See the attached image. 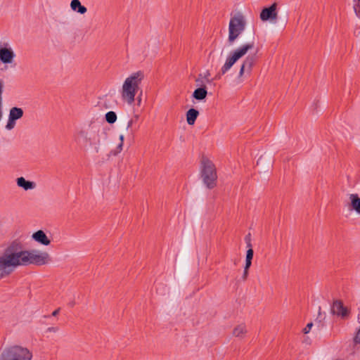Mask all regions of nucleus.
<instances>
[{"instance_id": "nucleus-1", "label": "nucleus", "mask_w": 360, "mask_h": 360, "mask_svg": "<svg viewBox=\"0 0 360 360\" xmlns=\"http://www.w3.org/2000/svg\"><path fill=\"white\" fill-rule=\"evenodd\" d=\"M51 261L47 252L23 250L20 242L13 241L0 255V278L11 275L18 266L30 264L42 266Z\"/></svg>"}, {"instance_id": "nucleus-2", "label": "nucleus", "mask_w": 360, "mask_h": 360, "mask_svg": "<svg viewBox=\"0 0 360 360\" xmlns=\"http://www.w3.org/2000/svg\"><path fill=\"white\" fill-rule=\"evenodd\" d=\"M143 77V73L141 71H138L128 77L124 82L122 89V98L128 104L134 103L135 96Z\"/></svg>"}, {"instance_id": "nucleus-3", "label": "nucleus", "mask_w": 360, "mask_h": 360, "mask_svg": "<svg viewBox=\"0 0 360 360\" xmlns=\"http://www.w3.org/2000/svg\"><path fill=\"white\" fill-rule=\"evenodd\" d=\"M32 352L21 345H11L0 351V360H32Z\"/></svg>"}, {"instance_id": "nucleus-4", "label": "nucleus", "mask_w": 360, "mask_h": 360, "mask_svg": "<svg viewBox=\"0 0 360 360\" xmlns=\"http://www.w3.org/2000/svg\"><path fill=\"white\" fill-rule=\"evenodd\" d=\"M200 174L203 183L209 189L217 185V169L214 164L207 158L202 157L200 162Z\"/></svg>"}, {"instance_id": "nucleus-5", "label": "nucleus", "mask_w": 360, "mask_h": 360, "mask_svg": "<svg viewBox=\"0 0 360 360\" xmlns=\"http://www.w3.org/2000/svg\"><path fill=\"white\" fill-rule=\"evenodd\" d=\"M244 16L238 13L231 18L229 24L228 44L232 46L245 28Z\"/></svg>"}, {"instance_id": "nucleus-6", "label": "nucleus", "mask_w": 360, "mask_h": 360, "mask_svg": "<svg viewBox=\"0 0 360 360\" xmlns=\"http://www.w3.org/2000/svg\"><path fill=\"white\" fill-rule=\"evenodd\" d=\"M77 139L85 145L94 146L96 153L100 150L101 136L100 130L92 127L89 130H79L77 134Z\"/></svg>"}, {"instance_id": "nucleus-7", "label": "nucleus", "mask_w": 360, "mask_h": 360, "mask_svg": "<svg viewBox=\"0 0 360 360\" xmlns=\"http://www.w3.org/2000/svg\"><path fill=\"white\" fill-rule=\"evenodd\" d=\"M255 47L254 41H251L242 46L232 51L230 56L226 58V60L224 65L221 68V73L224 75L233 64L240 58L243 57L249 51H251Z\"/></svg>"}, {"instance_id": "nucleus-8", "label": "nucleus", "mask_w": 360, "mask_h": 360, "mask_svg": "<svg viewBox=\"0 0 360 360\" xmlns=\"http://www.w3.org/2000/svg\"><path fill=\"white\" fill-rule=\"evenodd\" d=\"M331 314L345 319L349 316V310L345 307L341 300H335L330 309Z\"/></svg>"}, {"instance_id": "nucleus-9", "label": "nucleus", "mask_w": 360, "mask_h": 360, "mask_svg": "<svg viewBox=\"0 0 360 360\" xmlns=\"http://www.w3.org/2000/svg\"><path fill=\"white\" fill-rule=\"evenodd\" d=\"M277 4L274 3L271 6L264 8L260 13V19L262 21H267L269 20H275L277 19L278 13L276 11Z\"/></svg>"}, {"instance_id": "nucleus-10", "label": "nucleus", "mask_w": 360, "mask_h": 360, "mask_svg": "<svg viewBox=\"0 0 360 360\" xmlns=\"http://www.w3.org/2000/svg\"><path fill=\"white\" fill-rule=\"evenodd\" d=\"M15 54L11 49L1 48L0 49V60L4 63H10L12 62Z\"/></svg>"}, {"instance_id": "nucleus-11", "label": "nucleus", "mask_w": 360, "mask_h": 360, "mask_svg": "<svg viewBox=\"0 0 360 360\" xmlns=\"http://www.w3.org/2000/svg\"><path fill=\"white\" fill-rule=\"evenodd\" d=\"M32 239L44 245H49L51 240L48 238L46 233L42 230H39L32 236Z\"/></svg>"}, {"instance_id": "nucleus-12", "label": "nucleus", "mask_w": 360, "mask_h": 360, "mask_svg": "<svg viewBox=\"0 0 360 360\" xmlns=\"http://www.w3.org/2000/svg\"><path fill=\"white\" fill-rule=\"evenodd\" d=\"M256 63V56L255 55H250L245 58L244 61L243 62L242 65H244V67L246 69V73L248 75H250L252 72V68L255 65Z\"/></svg>"}, {"instance_id": "nucleus-13", "label": "nucleus", "mask_w": 360, "mask_h": 360, "mask_svg": "<svg viewBox=\"0 0 360 360\" xmlns=\"http://www.w3.org/2000/svg\"><path fill=\"white\" fill-rule=\"evenodd\" d=\"M18 186L24 188L25 191L34 189L36 184L33 181H27L24 177L21 176L16 179Z\"/></svg>"}, {"instance_id": "nucleus-14", "label": "nucleus", "mask_w": 360, "mask_h": 360, "mask_svg": "<svg viewBox=\"0 0 360 360\" xmlns=\"http://www.w3.org/2000/svg\"><path fill=\"white\" fill-rule=\"evenodd\" d=\"M207 95L206 86L198 87L193 93V97L198 101L203 100Z\"/></svg>"}, {"instance_id": "nucleus-15", "label": "nucleus", "mask_w": 360, "mask_h": 360, "mask_svg": "<svg viewBox=\"0 0 360 360\" xmlns=\"http://www.w3.org/2000/svg\"><path fill=\"white\" fill-rule=\"evenodd\" d=\"M198 115H199V112L197 110H195L194 108L189 109L186 112L187 123L189 125L194 124Z\"/></svg>"}, {"instance_id": "nucleus-16", "label": "nucleus", "mask_w": 360, "mask_h": 360, "mask_svg": "<svg viewBox=\"0 0 360 360\" xmlns=\"http://www.w3.org/2000/svg\"><path fill=\"white\" fill-rule=\"evenodd\" d=\"M70 7L72 10L80 14H84L87 11L86 8L82 6L79 0H72Z\"/></svg>"}, {"instance_id": "nucleus-17", "label": "nucleus", "mask_w": 360, "mask_h": 360, "mask_svg": "<svg viewBox=\"0 0 360 360\" xmlns=\"http://www.w3.org/2000/svg\"><path fill=\"white\" fill-rule=\"evenodd\" d=\"M349 198L351 200V205L353 209L360 214V198H359L357 194H351L349 195Z\"/></svg>"}, {"instance_id": "nucleus-18", "label": "nucleus", "mask_w": 360, "mask_h": 360, "mask_svg": "<svg viewBox=\"0 0 360 360\" xmlns=\"http://www.w3.org/2000/svg\"><path fill=\"white\" fill-rule=\"evenodd\" d=\"M23 116V110L20 108L13 107L10 110L9 116L12 119L17 120Z\"/></svg>"}, {"instance_id": "nucleus-19", "label": "nucleus", "mask_w": 360, "mask_h": 360, "mask_svg": "<svg viewBox=\"0 0 360 360\" xmlns=\"http://www.w3.org/2000/svg\"><path fill=\"white\" fill-rule=\"evenodd\" d=\"M247 333L246 326L244 324H240L234 328L233 335L235 337L242 338Z\"/></svg>"}, {"instance_id": "nucleus-20", "label": "nucleus", "mask_w": 360, "mask_h": 360, "mask_svg": "<svg viewBox=\"0 0 360 360\" xmlns=\"http://www.w3.org/2000/svg\"><path fill=\"white\" fill-rule=\"evenodd\" d=\"M105 120L109 124H113L117 120V115L113 111H109L105 114Z\"/></svg>"}, {"instance_id": "nucleus-21", "label": "nucleus", "mask_w": 360, "mask_h": 360, "mask_svg": "<svg viewBox=\"0 0 360 360\" xmlns=\"http://www.w3.org/2000/svg\"><path fill=\"white\" fill-rule=\"evenodd\" d=\"M196 86L199 87L206 86L205 82V79L202 77V74H199L198 77L195 79Z\"/></svg>"}, {"instance_id": "nucleus-22", "label": "nucleus", "mask_w": 360, "mask_h": 360, "mask_svg": "<svg viewBox=\"0 0 360 360\" xmlns=\"http://www.w3.org/2000/svg\"><path fill=\"white\" fill-rule=\"evenodd\" d=\"M248 248H249V249L247 250L246 260H248V261L251 260L252 261V259L253 258L254 252H253V250L252 248V245H251L250 241L248 243Z\"/></svg>"}, {"instance_id": "nucleus-23", "label": "nucleus", "mask_w": 360, "mask_h": 360, "mask_svg": "<svg viewBox=\"0 0 360 360\" xmlns=\"http://www.w3.org/2000/svg\"><path fill=\"white\" fill-rule=\"evenodd\" d=\"M15 125V120L12 119L11 117H8V121L7 122V124L6 125V128L8 130H11L14 128Z\"/></svg>"}, {"instance_id": "nucleus-24", "label": "nucleus", "mask_w": 360, "mask_h": 360, "mask_svg": "<svg viewBox=\"0 0 360 360\" xmlns=\"http://www.w3.org/2000/svg\"><path fill=\"white\" fill-rule=\"evenodd\" d=\"M120 143L117 146V151L114 153V155H117V153H120L122 150L123 143H124V135L122 134L120 136Z\"/></svg>"}, {"instance_id": "nucleus-25", "label": "nucleus", "mask_w": 360, "mask_h": 360, "mask_svg": "<svg viewBox=\"0 0 360 360\" xmlns=\"http://www.w3.org/2000/svg\"><path fill=\"white\" fill-rule=\"evenodd\" d=\"M354 9L356 16L360 18V2L354 6Z\"/></svg>"}, {"instance_id": "nucleus-26", "label": "nucleus", "mask_w": 360, "mask_h": 360, "mask_svg": "<svg viewBox=\"0 0 360 360\" xmlns=\"http://www.w3.org/2000/svg\"><path fill=\"white\" fill-rule=\"evenodd\" d=\"M312 326H313V323H311H311H307V325L306 326V327H305V328L303 329V330H302V331H303V333H304V334H307V333H309V331H310V330L311 329Z\"/></svg>"}, {"instance_id": "nucleus-27", "label": "nucleus", "mask_w": 360, "mask_h": 360, "mask_svg": "<svg viewBox=\"0 0 360 360\" xmlns=\"http://www.w3.org/2000/svg\"><path fill=\"white\" fill-rule=\"evenodd\" d=\"M355 344H360V328L358 330L356 335L354 338Z\"/></svg>"}, {"instance_id": "nucleus-28", "label": "nucleus", "mask_w": 360, "mask_h": 360, "mask_svg": "<svg viewBox=\"0 0 360 360\" xmlns=\"http://www.w3.org/2000/svg\"><path fill=\"white\" fill-rule=\"evenodd\" d=\"M210 76V73L209 71H207L204 74H202V77L205 79L206 82L210 83V80L209 79V77Z\"/></svg>"}, {"instance_id": "nucleus-29", "label": "nucleus", "mask_w": 360, "mask_h": 360, "mask_svg": "<svg viewBox=\"0 0 360 360\" xmlns=\"http://www.w3.org/2000/svg\"><path fill=\"white\" fill-rule=\"evenodd\" d=\"M245 73H246V69L244 67V65H241V67H240V71H239V73H238V76L240 77H243Z\"/></svg>"}, {"instance_id": "nucleus-30", "label": "nucleus", "mask_w": 360, "mask_h": 360, "mask_svg": "<svg viewBox=\"0 0 360 360\" xmlns=\"http://www.w3.org/2000/svg\"><path fill=\"white\" fill-rule=\"evenodd\" d=\"M3 89H4V82L2 80L0 79V103H2V93H3Z\"/></svg>"}, {"instance_id": "nucleus-31", "label": "nucleus", "mask_w": 360, "mask_h": 360, "mask_svg": "<svg viewBox=\"0 0 360 360\" xmlns=\"http://www.w3.org/2000/svg\"><path fill=\"white\" fill-rule=\"evenodd\" d=\"M58 330V328L54 327V326L49 327L46 330L47 332H50V333H56Z\"/></svg>"}, {"instance_id": "nucleus-32", "label": "nucleus", "mask_w": 360, "mask_h": 360, "mask_svg": "<svg viewBox=\"0 0 360 360\" xmlns=\"http://www.w3.org/2000/svg\"><path fill=\"white\" fill-rule=\"evenodd\" d=\"M251 264H252V261L251 260L248 261V260L245 259V265L244 269H249L250 266H251Z\"/></svg>"}, {"instance_id": "nucleus-33", "label": "nucleus", "mask_w": 360, "mask_h": 360, "mask_svg": "<svg viewBox=\"0 0 360 360\" xmlns=\"http://www.w3.org/2000/svg\"><path fill=\"white\" fill-rule=\"evenodd\" d=\"M248 275V269H244L243 275V279L246 280Z\"/></svg>"}, {"instance_id": "nucleus-34", "label": "nucleus", "mask_w": 360, "mask_h": 360, "mask_svg": "<svg viewBox=\"0 0 360 360\" xmlns=\"http://www.w3.org/2000/svg\"><path fill=\"white\" fill-rule=\"evenodd\" d=\"M60 310V308L56 309V310H54V311L52 312V314H51V315H52L53 316H56L59 314Z\"/></svg>"}, {"instance_id": "nucleus-35", "label": "nucleus", "mask_w": 360, "mask_h": 360, "mask_svg": "<svg viewBox=\"0 0 360 360\" xmlns=\"http://www.w3.org/2000/svg\"><path fill=\"white\" fill-rule=\"evenodd\" d=\"M132 125V120L129 121L127 124V128H129Z\"/></svg>"}, {"instance_id": "nucleus-36", "label": "nucleus", "mask_w": 360, "mask_h": 360, "mask_svg": "<svg viewBox=\"0 0 360 360\" xmlns=\"http://www.w3.org/2000/svg\"><path fill=\"white\" fill-rule=\"evenodd\" d=\"M137 101H138V105H139L141 104V96H139V97H138Z\"/></svg>"}, {"instance_id": "nucleus-37", "label": "nucleus", "mask_w": 360, "mask_h": 360, "mask_svg": "<svg viewBox=\"0 0 360 360\" xmlns=\"http://www.w3.org/2000/svg\"><path fill=\"white\" fill-rule=\"evenodd\" d=\"M358 321L360 323V314L358 315Z\"/></svg>"}, {"instance_id": "nucleus-38", "label": "nucleus", "mask_w": 360, "mask_h": 360, "mask_svg": "<svg viewBox=\"0 0 360 360\" xmlns=\"http://www.w3.org/2000/svg\"><path fill=\"white\" fill-rule=\"evenodd\" d=\"M321 307H319V314L321 313Z\"/></svg>"}, {"instance_id": "nucleus-39", "label": "nucleus", "mask_w": 360, "mask_h": 360, "mask_svg": "<svg viewBox=\"0 0 360 360\" xmlns=\"http://www.w3.org/2000/svg\"><path fill=\"white\" fill-rule=\"evenodd\" d=\"M359 2H360V0H358Z\"/></svg>"}]
</instances>
